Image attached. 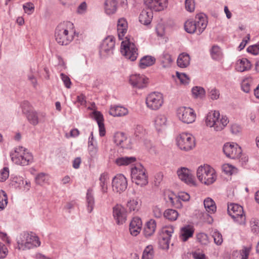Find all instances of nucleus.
Returning a JSON list of instances; mask_svg holds the SVG:
<instances>
[{
	"instance_id": "obj_1",
	"label": "nucleus",
	"mask_w": 259,
	"mask_h": 259,
	"mask_svg": "<svg viewBox=\"0 0 259 259\" xmlns=\"http://www.w3.org/2000/svg\"><path fill=\"white\" fill-rule=\"evenodd\" d=\"M75 34L74 24L70 21H64L57 26L55 39L61 45H67L73 40Z\"/></svg>"
},
{
	"instance_id": "obj_2",
	"label": "nucleus",
	"mask_w": 259,
	"mask_h": 259,
	"mask_svg": "<svg viewBox=\"0 0 259 259\" xmlns=\"http://www.w3.org/2000/svg\"><path fill=\"white\" fill-rule=\"evenodd\" d=\"M207 20L206 15L203 13L197 14L195 20H187L184 24L185 30L189 33H196L200 35L206 28Z\"/></svg>"
},
{
	"instance_id": "obj_3",
	"label": "nucleus",
	"mask_w": 259,
	"mask_h": 259,
	"mask_svg": "<svg viewBox=\"0 0 259 259\" xmlns=\"http://www.w3.org/2000/svg\"><path fill=\"white\" fill-rule=\"evenodd\" d=\"M17 247L19 250H25L39 246L40 242L38 237L32 232H23L17 238Z\"/></svg>"
},
{
	"instance_id": "obj_4",
	"label": "nucleus",
	"mask_w": 259,
	"mask_h": 259,
	"mask_svg": "<svg viewBox=\"0 0 259 259\" xmlns=\"http://www.w3.org/2000/svg\"><path fill=\"white\" fill-rule=\"evenodd\" d=\"M197 177L201 183L209 185L216 181L217 175L212 167L207 164H204L198 167Z\"/></svg>"
},
{
	"instance_id": "obj_5",
	"label": "nucleus",
	"mask_w": 259,
	"mask_h": 259,
	"mask_svg": "<svg viewBox=\"0 0 259 259\" xmlns=\"http://www.w3.org/2000/svg\"><path fill=\"white\" fill-rule=\"evenodd\" d=\"M11 157L14 163L23 166L28 165L33 160L32 154L23 147L16 148L14 152L11 154Z\"/></svg>"
},
{
	"instance_id": "obj_6",
	"label": "nucleus",
	"mask_w": 259,
	"mask_h": 259,
	"mask_svg": "<svg viewBox=\"0 0 259 259\" xmlns=\"http://www.w3.org/2000/svg\"><path fill=\"white\" fill-rule=\"evenodd\" d=\"M133 40V38L131 39L126 36L121 45V53L127 59L132 61L136 60L138 55V49Z\"/></svg>"
},
{
	"instance_id": "obj_7",
	"label": "nucleus",
	"mask_w": 259,
	"mask_h": 259,
	"mask_svg": "<svg viewBox=\"0 0 259 259\" xmlns=\"http://www.w3.org/2000/svg\"><path fill=\"white\" fill-rule=\"evenodd\" d=\"M131 177L133 182L137 185L143 186L148 184V176L146 169L140 164L131 169Z\"/></svg>"
},
{
	"instance_id": "obj_8",
	"label": "nucleus",
	"mask_w": 259,
	"mask_h": 259,
	"mask_svg": "<svg viewBox=\"0 0 259 259\" xmlns=\"http://www.w3.org/2000/svg\"><path fill=\"white\" fill-rule=\"evenodd\" d=\"M228 212L235 222L240 225L245 224L246 217L241 206L236 203L229 204Z\"/></svg>"
},
{
	"instance_id": "obj_9",
	"label": "nucleus",
	"mask_w": 259,
	"mask_h": 259,
	"mask_svg": "<svg viewBox=\"0 0 259 259\" xmlns=\"http://www.w3.org/2000/svg\"><path fill=\"white\" fill-rule=\"evenodd\" d=\"M177 144L179 148L184 151H189L195 146L194 137L190 134L183 133L177 138Z\"/></svg>"
},
{
	"instance_id": "obj_10",
	"label": "nucleus",
	"mask_w": 259,
	"mask_h": 259,
	"mask_svg": "<svg viewBox=\"0 0 259 259\" xmlns=\"http://www.w3.org/2000/svg\"><path fill=\"white\" fill-rule=\"evenodd\" d=\"M177 116L181 121L187 124L193 123L196 117L195 111L192 108L185 106L177 109Z\"/></svg>"
},
{
	"instance_id": "obj_11",
	"label": "nucleus",
	"mask_w": 259,
	"mask_h": 259,
	"mask_svg": "<svg viewBox=\"0 0 259 259\" xmlns=\"http://www.w3.org/2000/svg\"><path fill=\"white\" fill-rule=\"evenodd\" d=\"M163 97L159 92H153L148 95L146 99V104L148 108L157 110L160 108L163 104Z\"/></svg>"
},
{
	"instance_id": "obj_12",
	"label": "nucleus",
	"mask_w": 259,
	"mask_h": 259,
	"mask_svg": "<svg viewBox=\"0 0 259 259\" xmlns=\"http://www.w3.org/2000/svg\"><path fill=\"white\" fill-rule=\"evenodd\" d=\"M26 107L28 108L29 107V104L27 102L23 103L22 108L24 113H26V117L30 124L36 125L39 122L42 120L45 115L42 113H38L36 111L30 109L27 110L25 108Z\"/></svg>"
},
{
	"instance_id": "obj_13",
	"label": "nucleus",
	"mask_w": 259,
	"mask_h": 259,
	"mask_svg": "<svg viewBox=\"0 0 259 259\" xmlns=\"http://www.w3.org/2000/svg\"><path fill=\"white\" fill-rule=\"evenodd\" d=\"M112 186L114 192L120 193L124 191L127 187L126 178L122 174L117 175L112 180Z\"/></svg>"
},
{
	"instance_id": "obj_14",
	"label": "nucleus",
	"mask_w": 259,
	"mask_h": 259,
	"mask_svg": "<svg viewBox=\"0 0 259 259\" xmlns=\"http://www.w3.org/2000/svg\"><path fill=\"white\" fill-rule=\"evenodd\" d=\"M223 151L228 157L232 159L238 158L242 153L241 147L237 144L233 143L225 144L223 147Z\"/></svg>"
},
{
	"instance_id": "obj_15",
	"label": "nucleus",
	"mask_w": 259,
	"mask_h": 259,
	"mask_svg": "<svg viewBox=\"0 0 259 259\" xmlns=\"http://www.w3.org/2000/svg\"><path fill=\"white\" fill-rule=\"evenodd\" d=\"M115 46L114 37L111 35L106 37L103 41L100 47V53L103 55H107L113 53Z\"/></svg>"
},
{
	"instance_id": "obj_16",
	"label": "nucleus",
	"mask_w": 259,
	"mask_h": 259,
	"mask_svg": "<svg viewBox=\"0 0 259 259\" xmlns=\"http://www.w3.org/2000/svg\"><path fill=\"white\" fill-rule=\"evenodd\" d=\"M144 3L148 9L159 12L166 8L168 0H144Z\"/></svg>"
},
{
	"instance_id": "obj_17",
	"label": "nucleus",
	"mask_w": 259,
	"mask_h": 259,
	"mask_svg": "<svg viewBox=\"0 0 259 259\" xmlns=\"http://www.w3.org/2000/svg\"><path fill=\"white\" fill-rule=\"evenodd\" d=\"M178 176L180 180L187 184L194 185L195 178L190 170L186 167H181L177 170Z\"/></svg>"
},
{
	"instance_id": "obj_18",
	"label": "nucleus",
	"mask_w": 259,
	"mask_h": 259,
	"mask_svg": "<svg viewBox=\"0 0 259 259\" xmlns=\"http://www.w3.org/2000/svg\"><path fill=\"white\" fill-rule=\"evenodd\" d=\"M113 215L117 224H122L126 220V211L121 205L117 204L113 208Z\"/></svg>"
},
{
	"instance_id": "obj_19",
	"label": "nucleus",
	"mask_w": 259,
	"mask_h": 259,
	"mask_svg": "<svg viewBox=\"0 0 259 259\" xmlns=\"http://www.w3.org/2000/svg\"><path fill=\"white\" fill-rule=\"evenodd\" d=\"M148 78L144 75L134 74L130 76V82L134 87L141 89L146 86Z\"/></svg>"
},
{
	"instance_id": "obj_20",
	"label": "nucleus",
	"mask_w": 259,
	"mask_h": 259,
	"mask_svg": "<svg viewBox=\"0 0 259 259\" xmlns=\"http://www.w3.org/2000/svg\"><path fill=\"white\" fill-rule=\"evenodd\" d=\"M142 226L141 220L138 217L134 218L130 224L129 229L131 234L134 236L138 235L141 230Z\"/></svg>"
},
{
	"instance_id": "obj_21",
	"label": "nucleus",
	"mask_w": 259,
	"mask_h": 259,
	"mask_svg": "<svg viewBox=\"0 0 259 259\" xmlns=\"http://www.w3.org/2000/svg\"><path fill=\"white\" fill-rule=\"evenodd\" d=\"M153 10H143L140 14L139 21L145 25L149 24L153 18Z\"/></svg>"
},
{
	"instance_id": "obj_22",
	"label": "nucleus",
	"mask_w": 259,
	"mask_h": 259,
	"mask_svg": "<svg viewBox=\"0 0 259 259\" xmlns=\"http://www.w3.org/2000/svg\"><path fill=\"white\" fill-rule=\"evenodd\" d=\"M93 116L98 123L99 128V133L101 136H104L105 135L106 131L104 124V118L103 115L100 112L95 111L93 112Z\"/></svg>"
},
{
	"instance_id": "obj_23",
	"label": "nucleus",
	"mask_w": 259,
	"mask_h": 259,
	"mask_svg": "<svg viewBox=\"0 0 259 259\" xmlns=\"http://www.w3.org/2000/svg\"><path fill=\"white\" fill-rule=\"evenodd\" d=\"M251 64L246 58H242L237 61L235 69L239 72H244L251 69Z\"/></svg>"
},
{
	"instance_id": "obj_24",
	"label": "nucleus",
	"mask_w": 259,
	"mask_h": 259,
	"mask_svg": "<svg viewBox=\"0 0 259 259\" xmlns=\"http://www.w3.org/2000/svg\"><path fill=\"white\" fill-rule=\"evenodd\" d=\"M127 28V23L126 20L123 18L119 19L117 25V30L118 36L119 39H122L123 37L126 33Z\"/></svg>"
},
{
	"instance_id": "obj_25",
	"label": "nucleus",
	"mask_w": 259,
	"mask_h": 259,
	"mask_svg": "<svg viewBox=\"0 0 259 259\" xmlns=\"http://www.w3.org/2000/svg\"><path fill=\"white\" fill-rule=\"evenodd\" d=\"M127 108L121 106H111L109 110V114L113 116H123L128 114Z\"/></svg>"
},
{
	"instance_id": "obj_26",
	"label": "nucleus",
	"mask_w": 259,
	"mask_h": 259,
	"mask_svg": "<svg viewBox=\"0 0 259 259\" xmlns=\"http://www.w3.org/2000/svg\"><path fill=\"white\" fill-rule=\"evenodd\" d=\"M251 249V247H243L240 251H233V259H247Z\"/></svg>"
},
{
	"instance_id": "obj_27",
	"label": "nucleus",
	"mask_w": 259,
	"mask_h": 259,
	"mask_svg": "<svg viewBox=\"0 0 259 259\" xmlns=\"http://www.w3.org/2000/svg\"><path fill=\"white\" fill-rule=\"evenodd\" d=\"M117 4L116 0H106L104 4L105 13L108 15L115 13L117 9Z\"/></svg>"
},
{
	"instance_id": "obj_28",
	"label": "nucleus",
	"mask_w": 259,
	"mask_h": 259,
	"mask_svg": "<svg viewBox=\"0 0 259 259\" xmlns=\"http://www.w3.org/2000/svg\"><path fill=\"white\" fill-rule=\"evenodd\" d=\"M194 230L192 226L187 225L181 229V238L183 241H186L189 238L192 237Z\"/></svg>"
},
{
	"instance_id": "obj_29",
	"label": "nucleus",
	"mask_w": 259,
	"mask_h": 259,
	"mask_svg": "<svg viewBox=\"0 0 259 259\" xmlns=\"http://www.w3.org/2000/svg\"><path fill=\"white\" fill-rule=\"evenodd\" d=\"M109 182V178L108 175L106 173L102 174L99 178V185L103 194L107 193Z\"/></svg>"
},
{
	"instance_id": "obj_30",
	"label": "nucleus",
	"mask_w": 259,
	"mask_h": 259,
	"mask_svg": "<svg viewBox=\"0 0 259 259\" xmlns=\"http://www.w3.org/2000/svg\"><path fill=\"white\" fill-rule=\"evenodd\" d=\"M86 201L87 204V209L88 212L90 213L93 210L95 204L93 190L92 188H89L87 190Z\"/></svg>"
},
{
	"instance_id": "obj_31",
	"label": "nucleus",
	"mask_w": 259,
	"mask_h": 259,
	"mask_svg": "<svg viewBox=\"0 0 259 259\" xmlns=\"http://www.w3.org/2000/svg\"><path fill=\"white\" fill-rule=\"evenodd\" d=\"M166 117L164 115H158L154 119V125L158 131L163 130L166 126Z\"/></svg>"
},
{
	"instance_id": "obj_32",
	"label": "nucleus",
	"mask_w": 259,
	"mask_h": 259,
	"mask_svg": "<svg viewBox=\"0 0 259 259\" xmlns=\"http://www.w3.org/2000/svg\"><path fill=\"white\" fill-rule=\"evenodd\" d=\"M220 115V112L218 111L209 112L205 119V123L207 126L212 127L214 125V122L219 117Z\"/></svg>"
},
{
	"instance_id": "obj_33",
	"label": "nucleus",
	"mask_w": 259,
	"mask_h": 259,
	"mask_svg": "<svg viewBox=\"0 0 259 259\" xmlns=\"http://www.w3.org/2000/svg\"><path fill=\"white\" fill-rule=\"evenodd\" d=\"M204 206L206 211L209 214H213L217 210L215 202L210 198H207L204 200Z\"/></svg>"
},
{
	"instance_id": "obj_34",
	"label": "nucleus",
	"mask_w": 259,
	"mask_h": 259,
	"mask_svg": "<svg viewBox=\"0 0 259 259\" xmlns=\"http://www.w3.org/2000/svg\"><path fill=\"white\" fill-rule=\"evenodd\" d=\"M166 200L167 202H169L176 208H181L182 206L180 198L172 192L168 194Z\"/></svg>"
},
{
	"instance_id": "obj_35",
	"label": "nucleus",
	"mask_w": 259,
	"mask_h": 259,
	"mask_svg": "<svg viewBox=\"0 0 259 259\" xmlns=\"http://www.w3.org/2000/svg\"><path fill=\"white\" fill-rule=\"evenodd\" d=\"M229 121L228 118L226 116H222L220 118V116L214 122V125L212 127H214V130L217 131H220L222 130L228 123Z\"/></svg>"
},
{
	"instance_id": "obj_36",
	"label": "nucleus",
	"mask_w": 259,
	"mask_h": 259,
	"mask_svg": "<svg viewBox=\"0 0 259 259\" xmlns=\"http://www.w3.org/2000/svg\"><path fill=\"white\" fill-rule=\"evenodd\" d=\"M155 63V59L154 57L151 56H146L140 60L139 66L141 68L144 69L153 65Z\"/></svg>"
},
{
	"instance_id": "obj_37",
	"label": "nucleus",
	"mask_w": 259,
	"mask_h": 259,
	"mask_svg": "<svg viewBox=\"0 0 259 259\" xmlns=\"http://www.w3.org/2000/svg\"><path fill=\"white\" fill-rule=\"evenodd\" d=\"M190 58L188 54L182 53L180 54L177 60L178 65L181 68L187 67L190 64Z\"/></svg>"
},
{
	"instance_id": "obj_38",
	"label": "nucleus",
	"mask_w": 259,
	"mask_h": 259,
	"mask_svg": "<svg viewBox=\"0 0 259 259\" xmlns=\"http://www.w3.org/2000/svg\"><path fill=\"white\" fill-rule=\"evenodd\" d=\"M156 222L153 220H150L146 224L144 228V234L146 236H151L155 232L156 229Z\"/></svg>"
},
{
	"instance_id": "obj_39",
	"label": "nucleus",
	"mask_w": 259,
	"mask_h": 259,
	"mask_svg": "<svg viewBox=\"0 0 259 259\" xmlns=\"http://www.w3.org/2000/svg\"><path fill=\"white\" fill-rule=\"evenodd\" d=\"M136 161L135 157H122L116 159L115 162L118 166L127 165Z\"/></svg>"
},
{
	"instance_id": "obj_40",
	"label": "nucleus",
	"mask_w": 259,
	"mask_h": 259,
	"mask_svg": "<svg viewBox=\"0 0 259 259\" xmlns=\"http://www.w3.org/2000/svg\"><path fill=\"white\" fill-rule=\"evenodd\" d=\"M178 215L177 211L172 209H168L163 213L164 218L170 221L176 220Z\"/></svg>"
},
{
	"instance_id": "obj_41",
	"label": "nucleus",
	"mask_w": 259,
	"mask_h": 259,
	"mask_svg": "<svg viewBox=\"0 0 259 259\" xmlns=\"http://www.w3.org/2000/svg\"><path fill=\"white\" fill-rule=\"evenodd\" d=\"M126 207L131 212L137 211L140 207V204L137 200L130 199L127 202Z\"/></svg>"
},
{
	"instance_id": "obj_42",
	"label": "nucleus",
	"mask_w": 259,
	"mask_h": 259,
	"mask_svg": "<svg viewBox=\"0 0 259 259\" xmlns=\"http://www.w3.org/2000/svg\"><path fill=\"white\" fill-rule=\"evenodd\" d=\"M211 55L213 59L219 60L222 58V53L220 47L217 46H213L210 51Z\"/></svg>"
},
{
	"instance_id": "obj_43",
	"label": "nucleus",
	"mask_w": 259,
	"mask_h": 259,
	"mask_svg": "<svg viewBox=\"0 0 259 259\" xmlns=\"http://www.w3.org/2000/svg\"><path fill=\"white\" fill-rule=\"evenodd\" d=\"M126 139L123 133L118 132L114 135V142L116 145L123 147L124 146L123 143L125 141Z\"/></svg>"
},
{
	"instance_id": "obj_44",
	"label": "nucleus",
	"mask_w": 259,
	"mask_h": 259,
	"mask_svg": "<svg viewBox=\"0 0 259 259\" xmlns=\"http://www.w3.org/2000/svg\"><path fill=\"white\" fill-rule=\"evenodd\" d=\"M154 256V250L152 245L147 246L144 249L142 259H153Z\"/></svg>"
},
{
	"instance_id": "obj_45",
	"label": "nucleus",
	"mask_w": 259,
	"mask_h": 259,
	"mask_svg": "<svg viewBox=\"0 0 259 259\" xmlns=\"http://www.w3.org/2000/svg\"><path fill=\"white\" fill-rule=\"evenodd\" d=\"M192 93L195 98H202L205 94V91L201 87H195L192 88Z\"/></svg>"
},
{
	"instance_id": "obj_46",
	"label": "nucleus",
	"mask_w": 259,
	"mask_h": 259,
	"mask_svg": "<svg viewBox=\"0 0 259 259\" xmlns=\"http://www.w3.org/2000/svg\"><path fill=\"white\" fill-rule=\"evenodd\" d=\"M8 204V198L6 193L0 191V210L4 209Z\"/></svg>"
},
{
	"instance_id": "obj_47",
	"label": "nucleus",
	"mask_w": 259,
	"mask_h": 259,
	"mask_svg": "<svg viewBox=\"0 0 259 259\" xmlns=\"http://www.w3.org/2000/svg\"><path fill=\"white\" fill-rule=\"evenodd\" d=\"M169 239L160 236L159 239V244L160 247L163 249H168L169 247Z\"/></svg>"
},
{
	"instance_id": "obj_48",
	"label": "nucleus",
	"mask_w": 259,
	"mask_h": 259,
	"mask_svg": "<svg viewBox=\"0 0 259 259\" xmlns=\"http://www.w3.org/2000/svg\"><path fill=\"white\" fill-rule=\"evenodd\" d=\"M172 61L170 55L168 53L163 54L161 59V62L163 64V66L164 67L169 66L172 62Z\"/></svg>"
},
{
	"instance_id": "obj_49",
	"label": "nucleus",
	"mask_w": 259,
	"mask_h": 259,
	"mask_svg": "<svg viewBox=\"0 0 259 259\" xmlns=\"http://www.w3.org/2000/svg\"><path fill=\"white\" fill-rule=\"evenodd\" d=\"M9 176V169L5 167L0 171V182H3L6 181Z\"/></svg>"
},
{
	"instance_id": "obj_50",
	"label": "nucleus",
	"mask_w": 259,
	"mask_h": 259,
	"mask_svg": "<svg viewBox=\"0 0 259 259\" xmlns=\"http://www.w3.org/2000/svg\"><path fill=\"white\" fill-rule=\"evenodd\" d=\"M23 10L25 13L31 15L34 11V6L32 3H27L23 6Z\"/></svg>"
},
{
	"instance_id": "obj_51",
	"label": "nucleus",
	"mask_w": 259,
	"mask_h": 259,
	"mask_svg": "<svg viewBox=\"0 0 259 259\" xmlns=\"http://www.w3.org/2000/svg\"><path fill=\"white\" fill-rule=\"evenodd\" d=\"M223 170L226 174L231 175L236 172L237 169L229 164H225L223 165Z\"/></svg>"
},
{
	"instance_id": "obj_52",
	"label": "nucleus",
	"mask_w": 259,
	"mask_h": 259,
	"mask_svg": "<svg viewBox=\"0 0 259 259\" xmlns=\"http://www.w3.org/2000/svg\"><path fill=\"white\" fill-rule=\"evenodd\" d=\"M250 223L252 232L254 233H258L259 232L258 221L255 219H252Z\"/></svg>"
},
{
	"instance_id": "obj_53",
	"label": "nucleus",
	"mask_w": 259,
	"mask_h": 259,
	"mask_svg": "<svg viewBox=\"0 0 259 259\" xmlns=\"http://www.w3.org/2000/svg\"><path fill=\"white\" fill-rule=\"evenodd\" d=\"M212 237L214 239V242L217 245H221L223 242V238L222 234L218 231H214L212 233Z\"/></svg>"
},
{
	"instance_id": "obj_54",
	"label": "nucleus",
	"mask_w": 259,
	"mask_h": 259,
	"mask_svg": "<svg viewBox=\"0 0 259 259\" xmlns=\"http://www.w3.org/2000/svg\"><path fill=\"white\" fill-rule=\"evenodd\" d=\"M48 176L44 173L39 174L35 178L36 183L42 185L47 180Z\"/></svg>"
},
{
	"instance_id": "obj_55",
	"label": "nucleus",
	"mask_w": 259,
	"mask_h": 259,
	"mask_svg": "<svg viewBox=\"0 0 259 259\" xmlns=\"http://www.w3.org/2000/svg\"><path fill=\"white\" fill-rule=\"evenodd\" d=\"M173 232L174 230L172 228H164L162 230V233L160 236H162L163 237H166L170 239Z\"/></svg>"
},
{
	"instance_id": "obj_56",
	"label": "nucleus",
	"mask_w": 259,
	"mask_h": 259,
	"mask_svg": "<svg viewBox=\"0 0 259 259\" xmlns=\"http://www.w3.org/2000/svg\"><path fill=\"white\" fill-rule=\"evenodd\" d=\"M185 8L188 12H193L195 10L194 0H185Z\"/></svg>"
},
{
	"instance_id": "obj_57",
	"label": "nucleus",
	"mask_w": 259,
	"mask_h": 259,
	"mask_svg": "<svg viewBox=\"0 0 259 259\" xmlns=\"http://www.w3.org/2000/svg\"><path fill=\"white\" fill-rule=\"evenodd\" d=\"M177 76L182 83L186 84L189 83L190 79L186 74L177 72Z\"/></svg>"
},
{
	"instance_id": "obj_58",
	"label": "nucleus",
	"mask_w": 259,
	"mask_h": 259,
	"mask_svg": "<svg viewBox=\"0 0 259 259\" xmlns=\"http://www.w3.org/2000/svg\"><path fill=\"white\" fill-rule=\"evenodd\" d=\"M60 76L66 88L70 89L72 84L70 78L67 75L63 73L60 74Z\"/></svg>"
},
{
	"instance_id": "obj_59",
	"label": "nucleus",
	"mask_w": 259,
	"mask_h": 259,
	"mask_svg": "<svg viewBox=\"0 0 259 259\" xmlns=\"http://www.w3.org/2000/svg\"><path fill=\"white\" fill-rule=\"evenodd\" d=\"M8 253V249L6 246L0 242V259L5 258Z\"/></svg>"
},
{
	"instance_id": "obj_60",
	"label": "nucleus",
	"mask_w": 259,
	"mask_h": 259,
	"mask_svg": "<svg viewBox=\"0 0 259 259\" xmlns=\"http://www.w3.org/2000/svg\"><path fill=\"white\" fill-rule=\"evenodd\" d=\"M209 96L211 99L217 100L220 97V92L216 89H213L209 91Z\"/></svg>"
},
{
	"instance_id": "obj_61",
	"label": "nucleus",
	"mask_w": 259,
	"mask_h": 259,
	"mask_svg": "<svg viewBox=\"0 0 259 259\" xmlns=\"http://www.w3.org/2000/svg\"><path fill=\"white\" fill-rule=\"evenodd\" d=\"M247 52L253 55H257L259 53V46L257 45L249 46L247 49Z\"/></svg>"
},
{
	"instance_id": "obj_62",
	"label": "nucleus",
	"mask_w": 259,
	"mask_h": 259,
	"mask_svg": "<svg viewBox=\"0 0 259 259\" xmlns=\"http://www.w3.org/2000/svg\"><path fill=\"white\" fill-rule=\"evenodd\" d=\"M153 215L157 218H160L163 214L162 210L158 206H155L153 208Z\"/></svg>"
},
{
	"instance_id": "obj_63",
	"label": "nucleus",
	"mask_w": 259,
	"mask_h": 259,
	"mask_svg": "<svg viewBox=\"0 0 259 259\" xmlns=\"http://www.w3.org/2000/svg\"><path fill=\"white\" fill-rule=\"evenodd\" d=\"M87 10V4L85 2H82L77 8V12L78 14L84 13Z\"/></svg>"
},
{
	"instance_id": "obj_64",
	"label": "nucleus",
	"mask_w": 259,
	"mask_h": 259,
	"mask_svg": "<svg viewBox=\"0 0 259 259\" xmlns=\"http://www.w3.org/2000/svg\"><path fill=\"white\" fill-rule=\"evenodd\" d=\"M242 90L245 93H249L250 90V84L247 80H243L241 85Z\"/></svg>"
}]
</instances>
